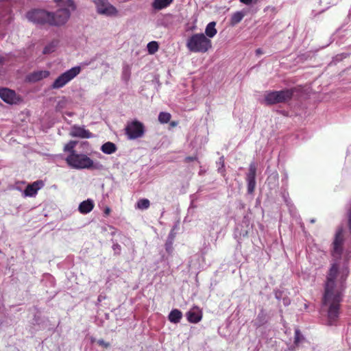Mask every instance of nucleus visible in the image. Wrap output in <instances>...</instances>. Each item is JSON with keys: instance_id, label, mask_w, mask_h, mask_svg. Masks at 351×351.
Listing matches in <instances>:
<instances>
[{"instance_id": "obj_1", "label": "nucleus", "mask_w": 351, "mask_h": 351, "mask_svg": "<svg viewBox=\"0 0 351 351\" xmlns=\"http://www.w3.org/2000/svg\"><path fill=\"white\" fill-rule=\"evenodd\" d=\"M338 270V264H332L328 273L322 298V305L328 307V324L330 326L335 325L339 319L342 300L341 292L336 287L335 282Z\"/></svg>"}, {"instance_id": "obj_2", "label": "nucleus", "mask_w": 351, "mask_h": 351, "mask_svg": "<svg viewBox=\"0 0 351 351\" xmlns=\"http://www.w3.org/2000/svg\"><path fill=\"white\" fill-rule=\"evenodd\" d=\"M59 6L64 7L52 12L51 26H60L65 24L71 15V10H75L73 0H54Z\"/></svg>"}, {"instance_id": "obj_3", "label": "nucleus", "mask_w": 351, "mask_h": 351, "mask_svg": "<svg viewBox=\"0 0 351 351\" xmlns=\"http://www.w3.org/2000/svg\"><path fill=\"white\" fill-rule=\"evenodd\" d=\"M186 46L191 52L204 53L212 48V41L203 33H197L187 39Z\"/></svg>"}, {"instance_id": "obj_4", "label": "nucleus", "mask_w": 351, "mask_h": 351, "mask_svg": "<svg viewBox=\"0 0 351 351\" xmlns=\"http://www.w3.org/2000/svg\"><path fill=\"white\" fill-rule=\"evenodd\" d=\"M66 164L76 169H99L98 164H95L93 160L86 154H69L65 159Z\"/></svg>"}, {"instance_id": "obj_5", "label": "nucleus", "mask_w": 351, "mask_h": 351, "mask_svg": "<svg viewBox=\"0 0 351 351\" xmlns=\"http://www.w3.org/2000/svg\"><path fill=\"white\" fill-rule=\"evenodd\" d=\"M295 90V88H289L279 91H267L265 94V102L267 105L288 102L292 99Z\"/></svg>"}, {"instance_id": "obj_6", "label": "nucleus", "mask_w": 351, "mask_h": 351, "mask_svg": "<svg viewBox=\"0 0 351 351\" xmlns=\"http://www.w3.org/2000/svg\"><path fill=\"white\" fill-rule=\"evenodd\" d=\"M26 16L29 21L36 25L51 26L52 12L42 9H34L29 11Z\"/></svg>"}, {"instance_id": "obj_7", "label": "nucleus", "mask_w": 351, "mask_h": 351, "mask_svg": "<svg viewBox=\"0 0 351 351\" xmlns=\"http://www.w3.org/2000/svg\"><path fill=\"white\" fill-rule=\"evenodd\" d=\"M80 66H74L65 71L55 80L53 83L51 84V88L53 89H59L62 88L67 83L75 78L80 73Z\"/></svg>"}, {"instance_id": "obj_8", "label": "nucleus", "mask_w": 351, "mask_h": 351, "mask_svg": "<svg viewBox=\"0 0 351 351\" xmlns=\"http://www.w3.org/2000/svg\"><path fill=\"white\" fill-rule=\"evenodd\" d=\"M125 134L130 140L142 137L145 133V126L139 121L134 120L128 123L125 128Z\"/></svg>"}, {"instance_id": "obj_9", "label": "nucleus", "mask_w": 351, "mask_h": 351, "mask_svg": "<svg viewBox=\"0 0 351 351\" xmlns=\"http://www.w3.org/2000/svg\"><path fill=\"white\" fill-rule=\"evenodd\" d=\"M344 242L343 232L342 228H339L335 236V239L332 242V256L336 259L341 258L343 252V245Z\"/></svg>"}, {"instance_id": "obj_10", "label": "nucleus", "mask_w": 351, "mask_h": 351, "mask_svg": "<svg viewBox=\"0 0 351 351\" xmlns=\"http://www.w3.org/2000/svg\"><path fill=\"white\" fill-rule=\"evenodd\" d=\"M98 13L106 16H115L117 14L116 8L110 4L107 0H93Z\"/></svg>"}, {"instance_id": "obj_11", "label": "nucleus", "mask_w": 351, "mask_h": 351, "mask_svg": "<svg viewBox=\"0 0 351 351\" xmlns=\"http://www.w3.org/2000/svg\"><path fill=\"white\" fill-rule=\"evenodd\" d=\"M0 97L5 103L9 104H17L21 101V98L14 90L8 88L0 89Z\"/></svg>"}, {"instance_id": "obj_12", "label": "nucleus", "mask_w": 351, "mask_h": 351, "mask_svg": "<svg viewBox=\"0 0 351 351\" xmlns=\"http://www.w3.org/2000/svg\"><path fill=\"white\" fill-rule=\"evenodd\" d=\"M186 317L190 323L197 324L202 319V311L198 306H193L186 313Z\"/></svg>"}, {"instance_id": "obj_13", "label": "nucleus", "mask_w": 351, "mask_h": 351, "mask_svg": "<svg viewBox=\"0 0 351 351\" xmlns=\"http://www.w3.org/2000/svg\"><path fill=\"white\" fill-rule=\"evenodd\" d=\"M44 184L42 180H37L32 184H28L25 191V196L33 197L37 194L38 191L43 186Z\"/></svg>"}, {"instance_id": "obj_14", "label": "nucleus", "mask_w": 351, "mask_h": 351, "mask_svg": "<svg viewBox=\"0 0 351 351\" xmlns=\"http://www.w3.org/2000/svg\"><path fill=\"white\" fill-rule=\"evenodd\" d=\"M70 135L73 137H80L83 138H89L92 137V134L88 130L79 126H73Z\"/></svg>"}, {"instance_id": "obj_15", "label": "nucleus", "mask_w": 351, "mask_h": 351, "mask_svg": "<svg viewBox=\"0 0 351 351\" xmlns=\"http://www.w3.org/2000/svg\"><path fill=\"white\" fill-rule=\"evenodd\" d=\"M95 204L92 199H88L82 202L78 207L79 212L82 214H87L93 210Z\"/></svg>"}, {"instance_id": "obj_16", "label": "nucleus", "mask_w": 351, "mask_h": 351, "mask_svg": "<svg viewBox=\"0 0 351 351\" xmlns=\"http://www.w3.org/2000/svg\"><path fill=\"white\" fill-rule=\"evenodd\" d=\"M49 75L48 71H38L30 73L28 75V80L30 82H36L47 77Z\"/></svg>"}, {"instance_id": "obj_17", "label": "nucleus", "mask_w": 351, "mask_h": 351, "mask_svg": "<svg viewBox=\"0 0 351 351\" xmlns=\"http://www.w3.org/2000/svg\"><path fill=\"white\" fill-rule=\"evenodd\" d=\"M117 149L116 145L112 142H106L103 144L101 147V150L106 154H112L114 153Z\"/></svg>"}, {"instance_id": "obj_18", "label": "nucleus", "mask_w": 351, "mask_h": 351, "mask_svg": "<svg viewBox=\"0 0 351 351\" xmlns=\"http://www.w3.org/2000/svg\"><path fill=\"white\" fill-rule=\"evenodd\" d=\"M245 15V12L243 11H238L233 13L230 21V24L232 26L236 25L242 21Z\"/></svg>"}, {"instance_id": "obj_19", "label": "nucleus", "mask_w": 351, "mask_h": 351, "mask_svg": "<svg viewBox=\"0 0 351 351\" xmlns=\"http://www.w3.org/2000/svg\"><path fill=\"white\" fill-rule=\"evenodd\" d=\"M182 317V312L178 309L172 310L169 315V320L174 324H178L180 322Z\"/></svg>"}, {"instance_id": "obj_20", "label": "nucleus", "mask_w": 351, "mask_h": 351, "mask_svg": "<svg viewBox=\"0 0 351 351\" xmlns=\"http://www.w3.org/2000/svg\"><path fill=\"white\" fill-rule=\"evenodd\" d=\"M267 322V315L263 310H261L258 313L256 319L254 321V325L256 328H259Z\"/></svg>"}, {"instance_id": "obj_21", "label": "nucleus", "mask_w": 351, "mask_h": 351, "mask_svg": "<svg viewBox=\"0 0 351 351\" xmlns=\"http://www.w3.org/2000/svg\"><path fill=\"white\" fill-rule=\"evenodd\" d=\"M216 23L213 21L209 23L205 29L206 36L209 38H213L217 33L215 28Z\"/></svg>"}, {"instance_id": "obj_22", "label": "nucleus", "mask_w": 351, "mask_h": 351, "mask_svg": "<svg viewBox=\"0 0 351 351\" xmlns=\"http://www.w3.org/2000/svg\"><path fill=\"white\" fill-rule=\"evenodd\" d=\"M173 0H154L152 6L154 9L162 10L169 5Z\"/></svg>"}, {"instance_id": "obj_23", "label": "nucleus", "mask_w": 351, "mask_h": 351, "mask_svg": "<svg viewBox=\"0 0 351 351\" xmlns=\"http://www.w3.org/2000/svg\"><path fill=\"white\" fill-rule=\"evenodd\" d=\"M77 144V141H70L68 143H66L63 148V151L64 152H69V154H77L75 150V147Z\"/></svg>"}, {"instance_id": "obj_24", "label": "nucleus", "mask_w": 351, "mask_h": 351, "mask_svg": "<svg viewBox=\"0 0 351 351\" xmlns=\"http://www.w3.org/2000/svg\"><path fill=\"white\" fill-rule=\"evenodd\" d=\"M256 167L255 163L252 162L250 165L249 171L247 174L246 180L247 181L256 180Z\"/></svg>"}, {"instance_id": "obj_25", "label": "nucleus", "mask_w": 351, "mask_h": 351, "mask_svg": "<svg viewBox=\"0 0 351 351\" xmlns=\"http://www.w3.org/2000/svg\"><path fill=\"white\" fill-rule=\"evenodd\" d=\"M131 76V67L128 64H125L123 67L121 78L125 82L128 83Z\"/></svg>"}, {"instance_id": "obj_26", "label": "nucleus", "mask_w": 351, "mask_h": 351, "mask_svg": "<svg viewBox=\"0 0 351 351\" xmlns=\"http://www.w3.org/2000/svg\"><path fill=\"white\" fill-rule=\"evenodd\" d=\"M150 206V202L148 199H139L136 204V208L140 210H145L147 209Z\"/></svg>"}, {"instance_id": "obj_27", "label": "nucleus", "mask_w": 351, "mask_h": 351, "mask_svg": "<svg viewBox=\"0 0 351 351\" xmlns=\"http://www.w3.org/2000/svg\"><path fill=\"white\" fill-rule=\"evenodd\" d=\"M171 115L169 112H161L158 115V121L161 123H167L170 121Z\"/></svg>"}, {"instance_id": "obj_28", "label": "nucleus", "mask_w": 351, "mask_h": 351, "mask_svg": "<svg viewBox=\"0 0 351 351\" xmlns=\"http://www.w3.org/2000/svg\"><path fill=\"white\" fill-rule=\"evenodd\" d=\"M147 51L149 54L155 53L159 48V45L156 41H151L147 44Z\"/></svg>"}, {"instance_id": "obj_29", "label": "nucleus", "mask_w": 351, "mask_h": 351, "mask_svg": "<svg viewBox=\"0 0 351 351\" xmlns=\"http://www.w3.org/2000/svg\"><path fill=\"white\" fill-rule=\"evenodd\" d=\"M303 339V336L301 334L300 330L296 329L295 331L294 343L298 345L301 340Z\"/></svg>"}, {"instance_id": "obj_30", "label": "nucleus", "mask_w": 351, "mask_h": 351, "mask_svg": "<svg viewBox=\"0 0 351 351\" xmlns=\"http://www.w3.org/2000/svg\"><path fill=\"white\" fill-rule=\"evenodd\" d=\"M247 192L248 193H252L254 191L256 187V180L247 181Z\"/></svg>"}, {"instance_id": "obj_31", "label": "nucleus", "mask_w": 351, "mask_h": 351, "mask_svg": "<svg viewBox=\"0 0 351 351\" xmlns=\"http://www.w3.org/2000/svg\"><path fill=\"white\" fill-rule=\"evenodd\" d=\"M54 50H55V45L53 44H50V45H47L44 48L43 52L44 54H47V53H50L54 51Z\"/></svg>"}, {"instance_id": "obj_32", "label": "nucleus", "mask_w": 351, "mask_h": 351, "mask_svg": "<svg viewBox=\"0 0 351 351\" xmlns=\"http://www.w3.org/2000/svg\"><path fill=\"white\" fill-rule=\"evenodd\" d=\"M197 160H198V157H197V155H195V156H186L184 159V161L186 163H188V162H192V161H197Z\"/></svg>"}, {"instance_id": "obj_33", "label": "nucleus", "mask_w": 351, "mask_h": 351, "mask_svg": "<svg viewBox=\"0 0 351 351\" xmlns=\"http://www.w3.org/2000/svg\"><path fill=\"white\" fill-rule=\"evenodd\" d=\"M97 343H98L99 346H102V347H104V348H108V347L110 346V343H108V342H106V341H105L104 340H103V339H99V340H98Z\"/></svg>"}, {"instance_id": "obj_34", "label": "nucleus", "mask_w": 351, "mask_h": 351, "mask_svg": "<svg viewBox=\"0 0 351 351\" xmlns=\"http://www.w3.org/2000/svg\"><path fill=\"white\" fill-rule=\"evenodd\" d=\"M348 226H349V229H350V231L351 233V208L348 211Z\"/></svg>"}, {"instance_id": "obj_35", "label": "nucleus", "mask_w": 351, "mask_h": 351, "mask_svg": "<svg viewBox=\"0 0 351 351\" xmlns=\"http://www.w3.org/2000/svg\"><path fill=\"white\" fill-rule=\"evenodd\" d=\"M110 212H111V209H110L109 207H106V208L104 209V214H105L106 215H110Z\"/></svg>"}, {"instance_id": "obj_36", "label": "nucleus", "mask_w": 351, "mask_h": 351, "mask_svg": "<svg viewBox=\"0 0 351 351\" xmlns=\"http://www.w3.org/2000/svg\"><path fill=\"white\" fill-rule=\"evenodd\" d=\"M241 3H243L246 5H248L250 3H251L252 2V0H239Z\"/></svg>"}, {"instance_id": "obj_37", "label": "nucleus", "mask_w": 351, "mask_h": 351, "mask_svg": "<svg viewBox=\"0 0 351 351\" xmlns=\"http://www.w3.org/2000/svg\"><path fill=\"white\" fill-rule=\"evenodd\" d=\"M256 55H261V54H263V51L261 49H257L256 50Z\"/></svg>"}, {"instance_id": "obj_38", "label": "nucleus", "mask_w": 351, "mask_h": 351, "mask_svg": "<svg viewBox=\"0 0 351 351\" xmlns=\"http://www.w3.org/2000/svg\"><path fill=\"white\" fill-rule=\"evenodd\" d=\"M170 125L172 127H175L176 125H177V123L175 121H172L170 123Z\"/></svg>"}, {"instance_id": "obj_39", "label": "nucleus", "mask_w": 351, "mask_h": 351, "mask_svg": "<svg viewBox=\"0 0 351 351\" xmlns=\"http://www.w3.org/2000/svg\"><path fill=\"white\" fill-rule=\"evenodd\" d=\"M311 223H314V222H315V220H314V219H312V220H311Z\"/></svg>"}]
</instances>
